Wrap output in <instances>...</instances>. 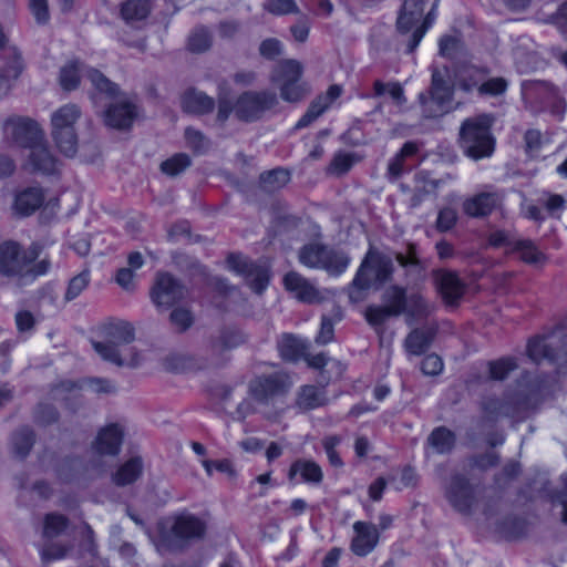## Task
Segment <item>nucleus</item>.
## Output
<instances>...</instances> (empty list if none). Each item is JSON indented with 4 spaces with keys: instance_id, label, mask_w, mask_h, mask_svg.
I'll use <instances>...</instances> for the list:
<instances>
[{
    "instance_id": "1",
    "label": "nucleus",
    "mask_w": 567,
    "mask_h": 567,
    "mask_svg": "<svg viewBox=\"0 0 567 567\" xmlns=\"http://www.w3.org/2000/svg\"><path fill=\"white\" fill-rule=\"evenodd\" d=\"M393 272L392 257L370 248L348 287L350 301L353 303L363 301L370 289L379 290L384 284L391 281Z\"/></svg>"
},
{
    "instance_id": "2",
    "label": "nucleus",
    "mask_w": 567,
    "mask_h": 567,
    "mask_svg": "<svg viewBox=\"0 0 567 567\" xmlns=\"http://www.w3.org/2000/svg\"><path fill=\"white\" fill-rule=\"evenodd\" d=\"M291 386L292 380L287 372L275 371L251 379L248 383V396L266 419L277 420L284 411L279 402L286 398Z\"/></svg>"
},
{
    "instance_id": "3",
    "label": "nucleus",
    "mask_w": 567,
    "mask_h": 567,
    "mask_svg": "<svg viewBox=\"0 0 567 567\" xmlns=\"http://www.w3.org/2000/svg\"><path fill=\"white\" fill-rule=\"evenodd\" d=\"M107 340L93 342L94 350L105 360L118 367L135 368L140 364V354L134 348L120 350L121 346H127L134 341V328L125 321L111 323L105 328Z\"/></svg>"
},
{
    "instance_id": "4",
    "label": "nucleus",
    "mask_w": 567,
    "mask_h": 567,
    "mask_svg": "<svg viewBox=\"0 0 567 567\" xmlns=\"http://www.w3.org/2000/svg\"><path fill=\"white\" fill-rule=\"evenodd\" d=\"M491 124L492 118L488 115L470 118L463 123L461 145L468 157L477 161L493 154L494 140L489 132Z\"/></svg>"
},
{
    "instance_id": "5",
    "label": "nucleus",
    "mask_w": 567,
    "mask_h": 567,
    "mask_svg": "<svg viewBox=\"0 0 567 567\" xmlns=\"http://www.w3.org/2000/svg\"><path fill=\"white\" fill-rule=\"evenodd\" d=\"M447 78L446 68H433L429 93L419 95L424 117H440L452 110L453 86L449 83Z\"/></svg>"
},
{
    "instance_id": "6",
    "label": "nucleus",
    "mask_w": 567,
    "mask_h": 567,
    "mask_svg": "<svg viewBox=\"0 0 567 567\" xmlns=\"http://www.w3.org/2000/svg\"><path fill=\"white\" fill-rule=\"evenodd\" d=\"M42 247L33 243L28 249L20 244L7 240L0 244V274L6 277H24L29 275L30 265L40 256Z\"/></svg>"
},
{
    "instance_id": "7",
    "label": "nucleus",
    "mask_w": 567,
    "mask_h": 567,
    "mask_svg": "<svg viewBox=\"0 0 567 567\" xmlns=\"http://www.w3.org/2000/svg\"><path fill=\"white\" fill-rule=\"evenodd\" d=\"M426 1L427 0H404L399 14L396 21L398 30L401 33H408L413 30L408 43V53H412L416 49L434 19V8H432L425 16L423 23L419 25L423 18Z\"/></svg>"
},
{
    "instance_id": "8",
    "label": "nucleus",
    "mask_w": 567,
    "mask_h": 567,
    "mask_svg": "<svg viewBox=\"0 0 567 567\" xmlns=\"http://www.w3.org/2000/svg\"><path fill=\"white\" fill-rule=\"evenodd\" d=\"M81 74L85 76L92 86L107 97H115L120 90L117 84L110 81L102 72L93 68H86L80 62H71L60 71V84L65 91H73L80 83Z\"/></svg>"
},
{
    "instance_id": "9",
    "label": "nucleus",
    "mask_w": 567,
    "mask_h": 567,
    "mask_svg": "<svg viewBox=\"0 0 567 567\" xmlns=\"http://www.w3.org/2000/svg\"><path fill=\"white\" fill-rule=\"evenodd\" d=\"M527 355L535 363L547 360L558 365H567V333L563 329L536 337L527 344Z\"/></svg>"
},
{
    "instance_id": "10",
    "label": "nucleus",
    "mask_w": 567,
    "mask_h": 567,
    "mask_svg": "<svg viewBox=\"0 0 567 567\" xmlns=\"http://www.w3.org/2000/svg\"><path fill=\"white\" fill-rule=\"evenodd\" d=\"M278 105L276 93L270 91H246L235 104V115L245 122L259 120L265 112Z\"/></svg>"
},
{
    "instance_id": "11",
    "label": "nucleus",
    "mask_w": 567,
    "mask_h": 567,
    "mask_svg": "<svg viewBox=\"0 0 567 567\" xmlns=\"http://www.w3.org/2000/svg\"><path fill=\"white\" fill-rule=\"evenodd\" d=\"M3 136L20 147L30 148L43 142L44 133L34 120L17 116L4 121Z\"/></svg>"
},
{
    "instance_id": "12",
    "label": "nucleus",
    "mask_w": 567,
    "mask_h": 567,
    "mask_svg": "<svg viewBox=\"0 0 567 567\" xmlns=\"http://www.w3.org/2000/svg\"><path fill=\"white\" fill-rule=\"evenodd\" d=\"M187 295V288L168 272L157 274L151 291V298L157 307H171L182 301Z\"/></svg>"
},
{
    "instance_id": "13",
    "label": "nucleus",
    "mask_w": 567,
    "mask_h": 567,
    "mask_svg": "<svg viewBox=\"0 0 567 567\" xmlns=\"http://www.w3.org/2000/svg\"><path fill=\"white\" fill-rule=\"evenodd\" d=\"M445 496L455 511L466 515L476 503L475 487L461 474L452 475Z\"/></svg>"
},
{
    "instance_id": "14",
    "label": "nucleus",
    "mask_w": 567,
    "mask_h": 567,
    "mask_svg": "<svg viewBox=\"0 0 567 567\" xmlns=\"http://www.w3.org/2000/svg\"><path fill=\"white\" fill-rule=\"evenodd\" d=\"M229 269L245 276L256 293H261L269 282V271L265 266L256 265L241 255L231 254L227 258Z\"/></svg>"
},
{
    "instance_id": "15",
    "label": "nucleus",
    "mask_w": 567,
    "mask_h": 567,
    "mask_svg": "<svg viewBox=\"0 0 567 567\" xmlns=\"http://www.w3.org/2000/svg\"><path fill=\"white\" fill-rule=\"evenodd\" d=\"M29 150L30 154L24 164L27 171L43 175H52L58 172V159L50 152L44 136L43 142L38 143Z\"/></svg>"
},
{
    "instance_id": "16",
    "label": "nucleus",
    "mask_w": 567,
    "mask_h": 567,
    "mask_svg": "<svg viewBox=\"0 0 567 567\" xmlns=\"http://www.w3.org/2000/svg\"><path fill=\"white\" fill-rule=\"evenodd\" d=\"M354 537L351 542V550L357 556H367L379 543V530L375 525L367 522H355L353 524Z\"/></svg>"
},
{
    "instance_id": "17",
    "label": "nucleus",
    "mask_w": 567,
    "mask_h": 567,
    "mask_svg": "<svg viewBox=\"0 0 567 567\" xmlns=\"http://www.w3.org/2000/svg\"><path fill=\"white\" fill-rule=\"evenodd\" d=\"M123 426L117 423H111L100 430L93 443V449L101 455H117L123 443Z\"/></svg>"
},
{
    "instance_id": "18",
    "label": "nucleus",
    "mask_w": 567,
    "mask_h": 567,
    "mask_svg": "<svg viewBox=\"0 0 567 567\" xmlns=\"http://www.w3.org/2000/svg\"><path fill=\"white\" fill-rule=\"evenodd\" d=\"M504 199L502 192H483L463 203V210L471 217L489 215Z\"/></svg>"
},
{
    "instance_id": "19",
    "label": "nucleus",
    "mask_w": 567,
    "mask_h": 567,
    "mask_svg": "<svg viewBox=\"0 0 567 567\" xmlns=\"http://www.w3.org/2000/svg\"><path fill=\"white\" fill-rule=\"evenodd\" d=\"M483 408L489 420H497L501 416H520L526 410L527 403L520 396L506 400L488 398L485 400Z\"/></svg>"
},
{
    "instance_id": "20",
    "label": "nucleus",
    "mask_w": 567,
    "mask_h": 567,
    "mask_svg": "<svg viewBox=\"0 0 567 567\" xmlns=\"http://www.w3.org/2000/svg\"><path fill=\"white\" fill-rule=\"evenodd\" d=\"M433 278L443 299L449 305H454L462 298L465 286L455 272L442 269L434 270Z\"/></svg>"
},
{
    "instance_id": "21",
    "label": "nucleus",
    "mask_w": 567,
    "mask_h": 567,
    "mask_svg": "<svg viewBox=\"0 0 567 567\" xmlns=\"http://www.w3.org/2000/svg\"><path fill=\"white\" fill-rule=\"evenodd\" d=\"M342 93V87L338 84L330 85L324 94L318 95L309 105L307 112L297 122L296 128H303L316 121L331 103Z\"/></svg>"
},
{
    "instance_id": "22",
    "label": "nucleus",
    "mask_w": 567,
    "mask_h": 567,
    "mask_svg": "<svg viewBox=\"0 0 567 567\" xmlns=\"http://www.w3.org/2000/svg\"><path fill=\"white\" fill-rule=\"evenodd\" d=\"M89 389L94 393L101 394H110L116 392L115 384L103 378H89L84 379L81 382H74V381H63L60 384H58L53 390V396L59 398L63 392H73L81 389Z\"/></svg>"
},
{
    "instance_id": "23",
    "label": "nucleus",
    "mask_w": 567,
    "mask_h": 567,
    "mask_svg": "<svg viewBox=\"0 0 567 567\" xmlns=\"http://www.w3.org/2000/svg\"><path fill=\"white\" fill-rule=\"evenodd\" d=\"M288 291L302 302H319L321 300L319 290L305 277L296 271L288 272L284 278Z\"/></svg>"
},
{
    "instance_id": "24",
    "label": "nucleus",
    "mask_w": 567,
    "mask_h": 567,
    "mask_svg": "<svg viewBox=\"0 0 567 567\" xmlns=\"http://www.w3.org/2000/svg\"><path fill=\"white\" fill-rule=\"evenodd\" d=\"M136 114V106L131 102L123 101L107 107L104 113V122L113 128L125 130L131 127Z\"/></svg>"
},
{
    "instance_id": "25",
    "label": "nucleus",
    "mask_w": 567,
    "mask_h": 567,
    "mask_svg": "<svg viewBox=\"0 0 567 567\" xmlns=\"http://www.w3.org/2000/svg\"><path fill=\"white\" fill-rule=\"evenodd\" d=\"M328 402L329 399L323 388L306 384L296 392L295 406L302 413L324 406Z\"/></svg>"
},
{
    "instance_id": "26",
    "label": "nucleus",
    "mask_w": 567,
    "mask_h": 567,
    "mask_svg": "<svg viewBox=\"0 0 567 567\" xmlns=\"http://www.w3.org/2000/svg\"><path fill=\"white\" fill-rule=\"evenodd\" d=\"M437 332V327L430 324L412 330L404 340V348L409 354L421 355L431 347Z\"/></svg>"
},
{
    "instance_id": "27",
    "label": "nucleus",
    "mask_w": 567,
    "mask_h": 567,
    "mask_svg": "<svg viewBox=\"0 0 567 567\" xmlns=\"http://www.w3.org/2000/svg\"><path fill=\"white\" fill-rule=\"evenodd\" d=\"M245 342L244 334L234 328H221L213 333L207 341V346L213 353H223L237 348Z\"/></svg>"
},
{
    "instance_id": "28",
    "label": "nucleus",
    "mask_w": 567,
    "mask_h": 567,
    "mask_svg": "<svg viewBox=\"0 0 567 567\" xmlns=\"http://www.w3.org/2000/svg\"><path fill=\"white\" fill-rule=\"evenodd\" d=\"M44 202V193L40 187H28L16 195L13 208L20 216H30Z\"/></svg>"
},
{
    "instance_id": "29",
    "label": "nucleus",
    "mask_w": 567,
    "mask_h": 567,
    "mask_svg": "<svg viewBox=\"0 0 567 567\" xmlns=\"http://www.w3.org/2000/svg\"><path fill=\"white\" fill-rule=\"evenodd\" d=\"M173 534L182 539L202 538L206 532L205 523L194 515L178 516L173 525Z\"/></svg>"
},
{
    "instance_id": "30",
    "label": "nucleus",
    "mask_w": 567,
    "mask_h": 567,
    "mask_svg": "<svg viewBox=\"0 0 567 567\" xmlns=\"http://www.w3.org/2000/svg\"><path fill=\"white\" fill-rule=\"evenodd\" d=\"M81 115V109L76 104L68 103L60 106L51 115V131L75 130Z\"/></svg>"
},
{
    "instance_id": "31",
    "label": "nucleus",
    "mask_w": 567,
    "mask_h": 567,
    "mask_svg": "<svg viewBox=\"0 0 567 567\" xmlns=\"http://www.w3.org/2000/svg\"><path fill=\"white\" fill-rule=\"evenodd\" d=\"M182 106L187 113L203 115L214 110L215 101L202 91L190 90L183 96Z\"/></svg>"
},
{
    "instance_id": "32",
    "label": "nucleus",
    "mask_w": 567,
    "mask_h": 567,
    "mask_svg": "<svg viewBox=\"0 0 567 567\" xmlns=\"http://www.w3.org/2000/svg\"><path fill=\"white\" fill-rule=\"evenodd\" d=\"M302 72L303 68L300 62L296 60H285L274 68L270 81L277 86L281 83L299 82Z\"/></svg>"
},
{
    "instance_id": "33",
    "label": "nucleus",
    "mask_w": 567,
    "mask_h": 567,
    "mask_svg": "<svg viewBox=\"0 0 567 567\" xmlns=\"http://www.w3.org/2000/svg\"><path fill=\"white\" fill-rule=\"evenodd\" d=\"M415 186L410 198V207H417L427 195L435 192L441 181L430 177L427 172H419L414 175Z\"/></svg>"
},
{
    "instance_id": "34",
    "label": "nucleus",
    "mask_w": 567,
    "mask_h": 567,
    "mask_svg": "<svg viewBox=\"0 0 567 567\" xmlns=\"http://www.w3.org/2000/svg\"><path fill=\"white\" fill-rule=\"evenodd\" d=\"M143 472V460L140 456L131 457L113 475V482L117 486H125L134 483Z\"/></svg>"
},
{
    "instance_id": "35",
    "label": "nucleus",
    "mask_w": 567,
    "mask_h": 567,
    "mask_svg": "<svg viewBox=\"0 0 567 567\" xmlns=\"http://www.w3.org/2000/svg\"><path fill=\"white\" fill-rule=\"evenodd\" d=\"M280 357L288 362H297L305 355L306 346L302 340L291 333H285L278 341Z\"/></svg>"
},
{
    "instance_id": "36",
    "label": "nucleus",
    "mask_w": 567,
    "mask_h": 567,
    "mask_svg": "<svg viewBox=\"0 0 567 567\" xmlns=\"http://www.w3.org/2000/svg\"><path fill=\"white\" fill-rule=\"evenodd\" d=\"M299 473L307 483L319 484L323 478L321 467L310 460H297L289 470V477L292 478Z\"/></svg>"
},
{
    "instance_id": "37",
    "label": "nucleus",
    "mask_w": 567,
    "mask_h": 567,
    "mask_svg": "<svg viewBox=\"0 0 567 567\" xmlns=\"http://www.w3.org/2000/svg\"><path fill=\"white\" fill-rule=\"evenodd\" d=\"M289 182L290 172L281 167L264 172L259 176L260 187L267 193H275L285 187Z\"/></svg>"
},
{
    "instance_id": "38",
    "label": "nucleus",
    "mask_w": 567,
    "mask_h": 567,
    "mask_svg": "<svg viewBox=\"0 0 567 567\" xmlns=\"http://www.w3.org/2000/svg\"><path fill=\"white\" fill-rule=\"evenodd\" d=\"M419 147L414 142H406L403 144L399 153L390 159L388 164L386 176L394 181L398 179L404 172V162L408 157L417 153Z\"/></svg>"
},
{
    "instance_id": "39",
    "label": "nucleus",
    "mask_w": 567,
    "mask_h": 567,
    "mask_svg": "<svg viewBox=\"0 0 567 567\" xmlns=\"http://www.w3.org/2000/svg\"><path fill=\"white\" fill-rule=\"evenodd\" d=\"M382 301L394 316H400L406 310V291L403 287L393 285L386 288L382 295Z\"/></svg>"
},
{
    "instance_id": "40",
    "label": "nucleus",
    "mask_w": 567,
    "mask_h": 567,
    "mask_svg": "<svg viewBox=\"0 0 567 567\" xmlns=\"http://www.w3.org/2000/svg\"><path fill=\"white\" fill-rule=\"evenodd\" d=\"M51 136L63 155L73 157L76 154L79 145L76 130L51 131Z\"/></svg>"
},
{
    "instance_id": "41",
    "label": "nucleus",
    "mask_w": 567,
    "mask_h": 567,
    "mask_svg": "<svg viewBox=\"0 0 567 567\" xmlns=\"http://www.w3.org/2000/svg\"><path fill=\"white\" fill-rule=\"evenodd\" d=\"M350 258L347 254L327 246L326 258H323L320 269H324L330 275L338 276L349 266Z\"/></svg>"
},
{
    "instance_id": "42",
    "label": "nucleus",
    "mask_w": 567,
    "mask_h": 567,
    "mask_svg": "<svg viewBox=\"0 0 567 567\" xmlns=\"http://www.w3.org/2000/svg\"><path fill=\"white\" fill-rule=\"evenodd\" d=\"M327 246L319 243H310L299 250V261L309 268H320L326 258Z\"/></svg>"
},
{
    "instance_id": "43",
    "label": "nucleus",
    "mask_w": 567,
    "mask_h": 567,
    "mask_svg": "<svg viewBox=\"0 0 567 567\" xmlns=\"http://www.w3.org/2000/svg\"><path fill=\"white\" fill-rule=\"evenodd\" d=\"M150 10V0H126L122 3L121 16L126 22L132 23L145 19Z\"/></svg>"
},
{
    "instance_id": "44",
    "label": "nucleus",
    "mask_w": 567,
    "mask_h": 567,
    "mask_svg": "<svg viewBox=\"0 0 567 567\" xmlns=\"http://www.w3.org/2000/svg\"><path fill=\"white\" fill-rule=\"evenodd\" d=\"M511 252H517L519 258L527 264H539L545 260V255L530 239L517 238Z\"/></svg>"
},
{
    "instance_id": "45",
    "label": "nucleus",
    "mask_w": 567,
    "mask_h": 567,
    "mask_svg": "<svg viewBox=\"0 0 567 567\" xmlns=\"http://www.w3.org/2000/svg\"><path fill=\"white\" fill-rule=\"evenodd\" d=\"M34 444V433L29 427H22L16 431L11 439V445L14 454L23 458L25 457Z\"/></svg>"
},
{
    "instance_id": "46",
    "label": "nucleus",
    "mask_w": 567,
    "mask_h": 567,
    "mask_svg": "<svg viewBox=\"0 0 567 567\" xmlns=\"http://www.w3.org/2000/svg\"><path fill=\"white\" fill-rule=\"evenodd\" d=\"M487 76L485 69H477L474 66L465 69L458 76L457 83L461 90L471 92L477 90L480 93V84H483L484 79Z\"/></svg>"
},
{
    "instance_id": "47",
    "label": "nucleus",
    "mask_w": 567,
    "mask_h": 567,
    "mask_svg": "<svg viewBox=\"0 0 567 567\" xmlns=\"http://www.w3.org/2000/svg\"><path fill=\"white\" fill-rule=\"evenodd\" d=\"M433 307L421 296L412 295L406 302L408 323L413 324V320L426 318L432 312Z\"/></svg>"
},
{
    "instance_id": "48",
    "label": "nucleus",
    "mask_w": 567,
    "mask_h": 567,
    "mask_svg": "<svg viewBox=\"0 0 567 567\" xmlns=\"http://www.w3.org/2000/svg\"><path fill=\"white\" fill-rule=\"evenodd\" d=\"M427 442L437 453L442 454L452 450L455 442V436L453 432L444 426H441L431 433Z\"/></svg>"
},
{
    "instance_id": "49",
    "label": "nucleus",
    "mask_w": 567,
    "mask_h": 567,
    "mask_svg": "<svg viewBox=\"0 0 567 567\" xmlns=\"http://www.w3.org/2000/svg\"><path fill=\"white\" fill-rule=\"evenodd\" d=\"M395 260L401 267L408 270V274L419 276L424 270V266L417 257L414 244L408 245L406 254L396 252Z\"/></svg>"
},
{
    "instance_id": "50",
    "label": "nucleus",
    "mask_w": 567,
    "mask_h": 567,
    "mask_svg": "<svg viewBox=\"0 0 567 567\" xmlns=\"http://www.w3.org/2000/svg\"><path fill=\"white\" fill-rule=\"evenodd\" d=\"M518 368L515 358L505 357L488 363L489 378L496 381L505 380L511 372Z\"/></svg>"
},
{
    "instance_id": "51",
    "label": "nucleus",
    "mask_w": 567,
    "mask_h": 567,
    "mask_svg": "<svg viewBox=\"0 0 567 567\" xmlns=\"http://www.w3.org/2000/svg\"><path fill=\"white\" fill-rule=\"evenodd\" d=\"M90 280L89 269H84L76 276L72 277L68 284L64 300L70 302L76 299L87 288Z\"/></svg>"
},
{
    "instance_id": "52",
    "label": "nucleus",
    "mask_w": 567,
    "mask_h": 567,
    "mask_svg": "<svg viewBox=\"0 0 567 567\" xmlns=\"http://www.w3.org/2000/svg\"><path fill=\"white\" fill-rule=\"evenodd\" d=\"M374 96H381L388 93L396 105H403L406 102L403 87L399 82L383 83L380 80L373 83Z\"/></svg>"
},
{
    "instance_id": "53",
    "label": "nucleus",
    "mask_w": 567,
    "mask_h": 567,
    "mask_svg": "<svg viewBox=\"0 0 567 567\" xmlns=\"http://www.w3.org/2000/svg\"><path fill=\"white\" fill-rule=\"evenodd\" d=\"M280 97L289 103H297L301 101L309 92V89L303 82L281 83L278 85Z\"/></svg>"
},
{
    "instance_id": "54",
    "label": "nucleus",
    "mask_w": 567,
    "mask_h": 567,
    "mask_svg": "<svg viewBox=\"0 0 567 567\" xmlns=\"http://www.w3.org/2000/svg\"><path fill=\"white\" fill-rule=\"evenodd\" d=\"M212 47V34L204 28H196L188 38V49L194 53H202Z\"/></svg>"
},
{
    "instance_id": "55",
    "label": "nucleus",
    "mask_w": 567,
    "mask_h": 567,
    "mask_svg": "<svg viewBox=\"0 0 567 567\" xmlns=\"http://www.w3.org/2000/svg\"><path fill=\"white\" fill-rule=\"evenodd\" d=\"M190 158L185 153H178L161 164V171L168 176H176L188 166H190Z\"/></svg>"
},
{
    "instance_id": "56",
    "label": "nucleus",
    "mask_w": 567,
    "mask_h": 567,
    "mask_svg": "<svg viewBox=\"0 0 567 567\" xmlns=\"http://www.w3.org/2000/svg\"><path fill=\"white\" fill-rule=\"evenodd\" d=\"M8 56H11L12 60L8 62L6 65L3 73H1L6 79H8L9 83L11 81L17 80L23 70V62L21 59V54L16 47H8L6 49Z\"/></svg>"
},
{
    "instance_id": "57",
    "label": "nucleus",
    "mask_w": 567,
    "mask_h": 567,
    "mask_svg": "<svg viewBox=\"0 0 567 567\" xmlns=\"http://www.w3.org/2000/svg\"><path fill=\"white\" fill-rule=\"evenodd\" d=\"M185 140L187 146L197 154L205 153L209 148L208 138L200 131L193 127L185 130Z\"/></svg>"
},
{
    "instance_id": "58",
    "label": "nucleus",
    "mask_w": 567,
    "mask_h": 567,
    "mask_svg": "<svg viewBox=\"0 0 567 567\" xmlns=\"http://www.w3.org/2000/svg\"><path fill=\"white\" fill-rule=\"evenodd\" d=\"M508 82L502 76L484 79L483 84H480V95L498 96L506 92Z\"/></svg>"
},
{
    "instance_id": "59",
    "label": "nucleus",
    "mask_w": 567,
    "mask_h": 567,
    "mask_svg": "<svg viewBox=\"0 0 567 567\" xmlns=\"http://www.w3.org/2000/svg\"><path fill=\"white\" fill-rule=\"evenodd\" d=\"M68 526V518L59 514H49L44 520L43 534L45 537L53 538L59 536Z\"/></svg>"
},
{
    "instance_id": "60",
    "label": "nucleus",
    "mask_w": 567,
    "mask_h": 567,
    "mask_svg": "<svg viewBox=\"0 0 567 567\" xmlns=\"http://www.w3.org/2000/svg\"><path fill=\"white\" fill-rule=\"evenodd\" d=\"M365 320L369 324L375 327L383 324L389 318L395 317L386 306H368L364 312Z\"/></svg>"
},
{
    "instance_id": "61",
    "label": "nucleus",
    "mask_w": 567,
    "mask_h": 567,
    "mask_svg": "<svg viewBox=\"0 0 567 567\" xmlns=\"http://www.w3.org/2000/svg\"><path fill=\"white\" fill-rule=\"evenodd\" d=\"M264 9L275 16L299 13V8L295 0H267L264 3Z\"/></svg>"
},
{
    "instance_id": "62",
    "label": "nucleus",
    "mask_w": 567,
    "mask_h": 567,
    "mask_svg": "<svg viewBox=\"0 0 567 567\" xmlns=\"http://www.w3.org/2000/svg\"><path fill=\"white\" fill-rule=\"evenodd\" d=\"M517 238L507 230L497 229L489 234L488 244L492 247L501 248L505 247L506 252H511Z\"/></svg>"
},
{
    "instance_id": "63",
    "label": "nucleus",
    "mask_w": 567,
    "mask_h": 567,
    "mask_svg": "<svg viewBox=\"0 0 567 567\" xmlns=\"http://www.w3.org/2000/svg\"><path fill=\"white\" fill-rule=\"evenodd\" d=\"M457 221V212L452 207H444L439 210L435 227L440 233L451 230Z\"/></svg>"
},
{
    "instance_id": "64",
    "label": "nucleus",
    "mask_w": 567,
    "mask_h": 567,
    "mask_svg": "<svg viewBox=\"0 0 567 567\" xmlns=\"http://www.w3.org/2000/svg\"><path fill=\"white\" fill-rule=\"evenodd\" d=\"M561 488L553 492L551 503L554 506L561 507V522L567 524V475L561 476Z\"/></svg>"
}]
</instances>
